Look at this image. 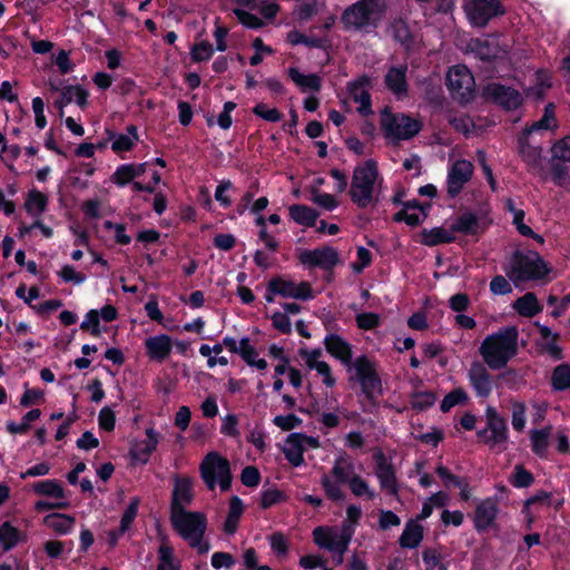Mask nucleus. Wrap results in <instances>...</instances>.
I'll list each match as a JSON object with an SVG mask.
<instances>
[{
  "instance_id": "nucleus-34",
  "label": "nucleus",
  "mask_w": 570,
  "mask_h": 570,
  "mask_svg": "<svg viewBox=\"0 0 570 570\" xmlns=\"http://www.w3.org/2000/svg\"><path fill=\"white\" fill-rule=\"evenodd\" d=\"M287 77H289L302 91L311 90L318 92L322 88L321 77L316 73L304 75L296 68L291 67L287 69Z\"/></svg>"
},
{
  "instance_id": "nucleus-41",
  "label": "nucleus",
  "mask_w": 570,
  "mask_h": 570,
  "mask_svg": "<svg viewBox=\"0 0 570 570\" xmlns=\"http://www.w3.org/2000/svg\"><path fill=\"white\" fill-rule=\"evenodd\" d=\"M551 387L553 391L562 392L570 387V364L557 365L551 374Z\"/></svg>"
},
{
  "instance_id": "nucleus-37",
  "label": "nucleus",
  "mask_w": 570,
  "mask_h": 570,
  "mask_svg": "<svg viewBox=\"0 0 570 570\" xmlns=\"http://www.w3.org/2000/svg\"><path fill=\"white\" fill-rule=\"evenodd\" d=\"M288 215L295 223L305 227H313L320 214L307 205L297 204L288 207Z\"/></svg>"
},
{
  "instance_id": "nucleus-19",
  "label": "nucleus",
  "mask_w": 570,
  "mask_h": 570,
  "mask_svg": "<svg viewBox=\"0 0 570 570\" xmlns=\"http://www.w3.org/2000/svg\"><path fill=\"white\" fill-rule=\"evenodd\" d=\"M484 413L490 440L495 445L507 443L509 440V428L505 417H503L492 405H488Z\"/></svg>"
},
{
  "instance_id": "nucleus-6",
  "label": "nucleus",
  "mask_w": 570,
  "mask_h": 570,
  "mask_svg": "<svg viewBox=\"0 0 570 570\" xmlns=\"http://www.w3.org/2000/svg\"><path fill=\"white\" fill-rule=\"evenodd\" d=\"M170 520L175 530L188 541L191 547H198L200 552L208 551V546L202 544L207 524L205 514L202 512L178 510L170 513Z\"/></svg>"
},
{
  "instance_id": "nucleus-24",
  "label": "nucleus",
  "mask_w": 570,
  "mask_h": 570,
  "mask_svg": "<svg viewBox=\"0 0 570 570\" xmlns=\"http://www.w3.org/2000/svg\"><path fill=\"white\" fill-rule=\"evenodd\" d=\"M88 91L81 86H63L60 96L55 100L53 105L59 110V116L63 117L65 107L75 101L79 107L87 105Z\"/></svg>"
},
{
  "instance_id": "nucleus-17",
  "label": "nucleus",
  "mask_w": 570,
  "mask_h": 570,
  "mask_svg": "<svg viewBox=\"0 0 570 570\" xmlns=\"http://www.w3.org/2000/svg\"><path fill=\"white\" fill-rule=\"evenodd\" d=\"M473 175V165L465 159L456 160L449 170L446 185L448 195L455 198L463 189L464 185Z\"/></svg>"
},
{
  "instance_id": "nucleus-55",
  "label": "nucleus",
  "mask_w": 570,
  "mask_h": 570,
  "mask_svg": "<svg viewBox=\"0 0 570 570\" xmlns=\"http://www.w3.org/2000/svg\"><path fill=\"white\" fill-rule=\"evenodd\" d=\"M428 217V212H421L420 214L412 213L410 214L406 210H399L393 215V222L402 223L404 222L410 227L420 226L423 220Z\"/></svg>"
},
{
  "instance_id": "nucleus-36",
  "label": "nucleus",
  "mask_w": 570,
  "mask_h": 570,
  "mask_svg": "<svg viewBox=\"0 0 570 570\" xmlns=\"http://www.w3.org/2000/svg\"><path fill=\"white\" fill-rule=\"evenodd\" d=\"M534 325L543 340L551 338V342L544 344L543 351L547 352L554 361L562 360L563 351L558 344L560 335L558 333H553L549 326L540 324L539 322H535Z\"/></svg>"
},
{
  "instance_id": "nucleus-28",
  "label": "nucleus",
  "mask_w": 570,
  "mask_h": 570,
  "mask_svg": "<svg viewBox=\"0 0 570 570\" xmlns=\"http://www.w3.org/2000/svg\"><path fill=\"white\" fill-rule=\"evenodd\" d=\"M193 500L191 481L187 478L175 481L170 513L178 510H186Z\"/></svg>"
},
{
  "instance_id": "nucleus-46",
  "label": "nucleus",
  "mask_w": 570,
  "mask_h": 570,
  "mask_svg": "<svg viewBox=\"0 0 570 570\" xmlns=\"http://www.w3.org/2000/svg\"><path fill=\"white\" fill-rule=\"evenodd\" d=\"M469 401V395L463 387H455L449 392L440 404V410L448 413L452 407L459 404H465Z\"/></svg>"
},
{
  "instance_id": "nucleus-8",
  "label": "nucleus",
  "mask_w": 570,
  "mask_h": 570,
  "mask_svg": "<svg viewBox=\"0 0 570 570\" xmlns=\"http://www.w3.org/2000/svg\"><path fill=\"white\" fill-rule=\"evenodd\" d=\"M199 471L208 489L214 490L216 485H219L222 491L229 489L232 482L230 465L228 460L218 452L207 453L199 465Z\"/></svg>"
},
{
  "instance_id": "nucleus-13",
  "label": "nucleus",
  "mask_w": 570,
  "mask_h": 570,
  "mask_svg": "<svg viewBox=\"0 0 570 570\" xmlns=\"http://www.w3.org/2000/svg\"><path fill=\"white\" fill-rule=\"evenodd\" d=\"M266 313L272 317L273 325L281 332H285V315L274 306L278 303L283 306L285 301V282L282 278L272 279L266 294Z\"/></svg>"
},
{
  "instance_id": "nucleus-61",
  "label": "nucleus",
  "mask_w": 570,
  "mask_h": 570,
  "mask_svg": "<svg viewBox=\"0 0 570 570\" xmlns=\"http://www.w3.org/2000/svg\"><path fill=\"white\" fill-rule=\"evenodd\" d=\"M80 327L81 330L90 331L94 336H99L101 334L99 328V311L90 309L86 314Z\"/></svg>"
},
{
  "instance_id": "nucleus-14",
  "label": "nucleus",
  "mask_w": 570,
  "mask_h": 570,
  "mask_svg": "<svg viewBox=\"0 0 570 570\" xmlns=\"http://www.w3.org/2000/svg\"><path fill=\"white\" fill-rule=\"evenodd\" d=\"M373 460L375 462V475L381 489L396 497L399 494V483L394 465L381 449L375 450Z\"/></svg>"
},
{
  "instance_id": "nucleus-58",
  "label": "nucleus",
  "mask_w": 570,
  "mask_h": 570,
  "mask_svg": "<svg viewBox=\"0 0 570 570\" xmlns=\"http://www.w3.org/2000/svg\"><path fill=\"white\" fill-rule=\"evenodd\" d=\"M566 163H552L550 167L551 179L556 186L566 187L569 168Z\"/></svg>"
},
{
  "instance_id": "nucleus-35",
  "label": "nucleus",
  "mask_w": 570,
  "mask_h": 570,
  "mask_svg": "<svg viewBox=\"0 0 570 570\" xmlns=\"http://www.w3.org/2000/svg\"><path fill=\"white\" fill-rule=\"evenodd\" d=\"M552 426L547 425L542 429H534L530 432L531 450L532 452L541 458L547 459L549 448V436L551 434Z\"/></svg>"
},
{
  "instance_id": "nucleus-42",
  "label": "nucleus",
  "mask_w": 570,
  "mask_h": 570,
  "mask_svg": "<svg viewBox=\"0 0 570 570\" xmlns=\"http://www.w3.org/2000/svg\"><path fill=\"white\" fill-rule=\"evenodd\" d=\"M244 512V504L238 497H233L229 502L228 515L225 521V531L229 534L237 530L239 518Z\"/></svg>"
},
{
  "instance_id": "nucleus-57",
  "label": "nucleus",
  "mask_w": 570,
  "mask_h": 570,
  "mask_svg": "<svg viewBox=\"0 0 570 570\" xmlns=\"http://www.w3.org/2000/svg\"><path fill=\"white\" fill-rule=\"evenodd\" d=\"M435 473L442 480L443 485L446 489H450L451 487H453V488L461 487L463 484L464 478H460V476L453 474L446 466H444L442 464H440L435 468Z\"/></svg>"
},
{
  "instance_id": "nucleus-21",
  "label": "nucleus",
  "mask_w": 570,
  "mask_h": 570,
  "mask_svg": "<svg viewBox=\"0 0 570 570\" xmlns=\"http://www.w3.org/2000/svg\"><path fill=\"white\" fill-rule=\"evenodd\" d=\"M146 354L151 361L163 362L171 353L173 341L166 334L149 336L145 341Z\"/></svg>"
},
{
  "instance_id": "nucleus-22",
  "label": "nucleus",
  "mask_w": 570,
  "mask_h": 570,
  "mask_svg": "<svg viewBox=\"0 0 570 570\" xmlns=\"http://www.w3.org/2000/svg\"><path fill=\"white\" fill-rule=\"evenodd\" d=\"M159 440V433L155 429L148 428L146 430V439L131 446L130 454L132 459L144 464L147 463L153 452L157 449Z\"/></svg>"
},
{
  "instance_id": "nucleus-39",
  "label": "nucleus",
  "mask_w": 570,
  "mask_h": 570,
  "mask_svg": "<svg viewBox=\"0 0 570 570\" xmlns=\"http://www.w3.org/2000/svg\"><path fill=\"white\" fill-rule=\"evenodd\" d=\"M109 140H111V148L116 153L127 151L132 148L135 142L138 140L137 129L134 126L128 127L127 134H108Z\"/></svg>"
},
{
  "instance_id": "nucleus-49",
  "label": "nucleus",
  "mask_w": 570,
  "mask_h": 570,
  "mask_svg": "<svg viewBox=\"0 0 570 570\" xmlns=\"http://www.w3.org/2000/svg\"><path fill=\"white\" fill-rule=\"evenodd\" d=\"M20 540L19 531L9 522L0 525V548L4 551L13 548Z\"/></svg>"
},
{
  "instance_id": "nucleus-23",
  "label": "nucleus",
  "mask_w": 570,
  "mask_h": 570,
  "mask_svg": "<svg viewBox=\"0 0 570 570\" xmlns=\"http://www.w3.org/2000/svg\"><path fill=\"white\" fill-rule=\"evenodd\" d=\"M406 71V65L392 66L384 76V83L386 88L396 97L406 96L409 92Z\"/></svg>"
},
{
  "instance_id": "nucleus-9",
  "label": "nucleus",
  "mask_w": 570,
  "mask_h": 570,
  "mask_svg": "<svg viewBox=\"0 0 570 570\" xmlns=\"http://www.w3.org/2000/svg\"><path fill=\"white\" fill-rule=\"evenodd\" d=\"M446 87L453 99L468 102L473 97L474 78L464 65H455L449 68L445 78Z\"/></svg>"
},
{
  "instance_id": "nucleus-29",
  "label": "nucleus",
  "mask_w": 570,
  "mask_h": 570,
  "mask_svg": "<svg viewBox=\"0 0 570 570\" xmlns=\"http://www.w3.org/2000/svg\"><path fill=\"white\" fill-rule=\"evenodd\" d=\"M451 232L466 236H476L480 233V219L476 214L465 212L456 217L450 226Z\"/></svg>"
},
{
  "instance_id": "nucleus-32",
  "label": "nucleus",
  "mask_w": 570,
  "mask_h": 570,
  "mask_svg": "<svg viewBox=\"0 0 570 570\" xmlns=\"http://www.w3.org/2000/svg\"><path fill=\"white\" fill-rule=\"evenodd\" d=\"M512 307L520 316L527 318L535 316L543 309V306L539 303L537 295L532 292H528L517 298L513 302Z\"/></svg>"
},
{
  "instance_id": "nucleus-47",
  "label": "nucleus",
  "mask_w": 570,
  "mask_h": 570,
  "mask_svg": "<svg viewBox=\"0 0 570 570\" xmlns=\"http://www.w3.org/2000/svg\"><path fill=\"white\" fill-rule=\"evenodd\" d=\"M33 491L39 495H46L56 499H63L65 491L56 480H45L33 485Z\"/></svg>"
},
{
  "instance_id": "nucleus-38",
  "label": "nucleus",
  "mask_w": 570,
  "mask_h": 570,
  "mask_svg": "<svg viewBox=\"0 0 570 570\" xmlns=\"http://www.w3.org/2000/svg\"><path fill=\"white\" fill-rule=\"evenodd\" d=\"M75 523V518L69 514L51 513L43 518V524L58 534L69 533Z\"/></svg>"
},
{
  "instance_id": "nucleus-26",
  "label": "nucleus",
  "mask_w": 570,
  "mask_h": 570,
  "mask_svg": "<svg viewBox=\"0 0 570 570\" xmlns=\"http://www.w3.org/2000/svg\"><path fill=\"white\" fill-rule=\"evenodd\" d=\"M403 112H393L389 106L380 111L381 129L387 139L400 140V121Z\"/></svg>"
},
{
  "instance_id": "nucleus-4",
  "label": "nucleus",
  "mask_w": 570,
  "mask_h": 570,
  "mask_svg": "<svg viewBox=\"0 0 570 570\" xmlns=\"http://www.w3.org/2000/svg\"><path fill=\"white\" fill-rule=\"evenodd\" d=\"M347 370L353 371V374L350 375L348 381L351 383H357L366 401L371 405L377 406L379 399L383 396V384L377 371L376 362L370 358L367 355L362 354L353 361Z\"/></svg>"
},
{
  "instance_id": "nucleus-30",
  "label": "nucleus",
  "mask_w": 570,
  "mask_h": 570,
  "mask_svg": "<svg viewBox=\"0 0 570 570\" xmlns=\"http://www.w3.org/2000/svg\"><path fill=\"white\" fill-rule=\"evenodd\" d=\"M423 537V527L414 520H409L399 538V544L401 548L415 549L422 542Z\"/></svg>"
},
{
  "instance_id": "nucleus-18",
  "label": "nucleus",
  "mask_w": 570,
  "mask_h": 570,
  "mask_svg": "<svg viewBox=\"0 0 570 570\" xmlns=\"http://www.w3.org/2000/svg\"><path fill=\"white\" fill-rule=\"evenodd\" d=\"M499 500L497 495L480 501L474 511L473 525L478 532L491 528L499 514Z\"/></svg>"
},
{
  "instance_id": "nucleus-5",
  "label": "nucleus",
  "mask_w": 570,
  "mask_h": 570,
  "mask_svg": "<svg viewBox=\"0 0 570 570\" xmlns=\"http://www.w3.org/2000/svg\"><path fill=\"white\" fill-rule=\"evenodd\" d=\"M377 176L379 170L374 160H367L354 169L348 194L358 208H366L372 203Z\"/></svg>"
},
{
  "instance_id": "nucleus-1",
  "label": "nucleus",
  "mask_w": 570,
  "mask_h": 570,
  "mask_svg": "<svg viewBox=\"0 0 570 570\" xmlns=\"http://www.w3.org/2000/svg\"><path fill=\"white\" fill-rule=\"evenodd\" d=\"M518 328L507 326L482 341L479 353L489 368L501 370L507 366L518 353Z\"/></svg>"
},
{
  "instance_id": "nucleus-27",
  "label": "nucleus",
  "mask_w": 570,
  "mask_h": 570,
  "mask_svg": "<svg viewBox=\"0 0 570 570\" xmlns=\"http://www.w3.org/2000/svg\"><path fill=\"white\" fill-rule=\"evenodd\" d=\"M518 148L520 157L530 170L540 168L542 160V148L540 146H532L525 136H519Z\"/></svg>"
},
{
  "instance_id": "nucleus-15",
  "label": "nucleus",
  "mask_w": 570,
  "mask_h": 570,
  "mask_svg": "<svg viewBox=\"0 0 570 570\" xmlns=\"http://www.w3.org/2000/svg\"><path fill=\"white\" fill-rule=\"evenodd\" d=\"M313 540L321 549L342 556L348 548L351 534H338L330 527H316L313 530Z\"/></svg>"
},
{
  "instance_id": "nucleus-63",
  "label": "nucleus",
  "mask_w": 570,
  "mask_h": 570,
  "mask_svg": "<svg viewBox=\"0 0 570 570\" xmlns=\"http://www.w3.org/2000/svg\"><path fill=\"white\" fill-rule=\"evenodd\" d=\"M214 53L213 47L208 41H200L191 49V58L194 61H205L212 58Z\"/></svg>"
},
{
  "instance_id": "nucleus-25",
  "label": "nucleus",
  "mask_w": 570,
  "mask_h": 570,
  "mask_svg": "<svg viewBox=\"0 0 570 570\" xmlns=\"http://www.w3.org/2000/svg\"><path fill=\"white\" fill-rule=\"evenodd\" d=\"M370 83L371 80L365 75L348 83V89L354 100L361 104L358 112L362 116H368L373 112L371 95L368 91L363 90V88L370 86Z\"/></svg>"
},
{
  "instance_id": "nucleus-11",
  "label": "nucleus",
  "mask_w": 570,
  "mask_h": 570,
  "mask_svg": "<svg viewBox=\"0 0 570 570\" xmlns=\"http://www.w3.org/2000/svg\"><path fill=\"white\" fill-rule=\"evenodd\" d=\"M484 97L505 111H514L523 105L521 92L501 82H491L484 87Z\"/></svg>"
},
{
  "instance_id": "nucleus-31",
  "label": "nucleus",
  "mask_w": 570,
  "mask_h": 570,
  "mask_svg": "<svg viewBox=\"0 0 570 570\" xmlns=\"http://www.w3.org/2000/svg\"><path fill=\"white\" fill-rule=\"evenodd\" d=\"M287 42L293 46L304 45L308 48H316L323 50H327L332 47V41L327 36H306L296 30L287 32Z\"/></svg>"
},
{
  "instance_id": "nucleus-16",
  "label": "nucleus",
  "mask_w": 570,
  "mask_h": 570,
  "mask_svg": "<svg viewBox=\"0 0 570 570\" xmlns=\"http://www.w3.org/2000/svg\"><path fill=\"white\" fill-rule=\"evenodd\" d=\"M468 380L475 396L479 399H488L493 387H499L494 382V377L489 373L484 364L479 361L471 364L468 371Z\"/></svg>"
},
{
  "instance_id": "nucleus-64",
  "label": "nucleus",
  "mask_w": 570,
  "mask_h": 570,
  "mask_svg": "<svg viewBox=\"0 0 570 570\" xmlns=\"http://www.w3.org/2000/svg\"><path fill=\"white\" fill-rule=\"evenodd\" d=\"M312 200L326 210H333L338 206L336 198L327 193L313 191Z\"/></svg>"
},
{
  "instance_id": "nucleus-12",
  "label": "nucleus",
  "mask_w": 570,
  "mask_h": 570,
  "mask_svg": "<svg viewBox=\"0 0 570 570\" xmlns=\"http://www.w3.org/2000/svg\"><path fill=\"white\" fill-rule=\"evenodd\" d=\"M298 261L306 267H318L325 272H331L340 264L338 252L332 246H323L315 249H299Z\"/></svg>"
},
{
  "instance_id": "nucleus-2",
  "label": "nucleus",
  "mask_w": 570,
  "mask_h": 570,
  "mask_svg": "<svg viewBox=\"0 0 570 570\" xmlns=\"http://www.w3.org/2000/svg\"><path fill=\"white\" fill-rule=\"evenodd\" d=\"M552 267L537 250H514L510 259V269L507 275L514 282H543L550 281Z\"/></svg>"
},
{
  "instance_id": "nucleus-40",
  "label": "nucleus",
  "mask_w": 570,
  "mask_h": 570,
  "mask_svg": "<svg viewBox=\"0 0 570 570\" xmlns=\"http://www.w3.org/2000/svg\"><path fill=\"white\" fill-rule=\"evenodd\" d=\"M47 206L48 198L45 194L36 189L29 191L24 202V209L30 216L35 218L40 217V215L47 209Z\"/></svg>"
},
{
  "instance_id": "nucleus-51",
  "label": "nucleus",
  "mask_w": 570,
  "mask_h": 570,
  "mask_svg": "<svg viewBox=\"0 0 570 570\" xmlns=\"http://www.w3.org/2000/svg\"><path fill=\"white\" fill-rule=\"evenodd\" d=\"M552 160L570 163V135L557 139L551 146Z\"/></svg>"
},
{
  "instance_id": "nucleus-56",
  "label": "nucleus",
  "mask_w": 570,
  "mask_h": 570,
  "mask_svg": "<svg viewBox=\"0 0 570 570\" xmlns=\"http://www.w3.org/2000/svg\"><path fill=\"white\" fill-rule=\"evenodd\" d=\"M381 324L380 315L373 312H364L356 315V325L360 330L372 331Z\"/></svg>"
},
{
  "instance_id": "nucleus-3",
  "label": "nucleus",
  "mask_w": 570,
  "mask_h": 570,
  "mask_svg": "<svg viewBox=\"0 0 570 570\" xmlns=\"http://www.w3.org/2000/svg\"><path fill=\"white\" fill-rule=\"evenodd\" d=\"M386 11V0H358L348 6L341 16L346 30L367 31L375 29Z\"/></svg>"
},
{
  "instance_id": "nucleus-53",
  "label": "nucleus",
  "mask_w": 570,
  "mask_h": 570,
  "mask_svg": "<svg viewBox=\"0 0 570 570\" xmlns=\"http://www.w3.org/2000/svg\"><path fill=\"white\" fill-rule=\"evenodd\" d=\"M347 485L355 497H366L367 500L375 498V492L370 489L367 481L358 474H353Z\"/></svg>"
},
{
  "instance_id": "nucleus-44",
  "label": "nucleus",
  "mask_w": 570,
  "mask_h": 570,
  "mask_svg": "<svg viewBox=\"0 0 570 570\" xmlns=\"http://www.w3.org/2000/svg\"><path fill=\"white\" fill-rule=\"evenodd\" d=\"M400 121V140H409L415 137L423 128L421 120L403 112Z\"/></svg>"
},
{
  "instance_id": "nucleus-45",
  "label": "nucleus",
  "mask_w": 570,
  "mask_h": 570,
  "mask_svg": "<svg viewBox=\"0 0 570 570\" xmlns=\"http://www.w3.org/2000/svg\"><path fill=\"white\" fill-rule=\"evenodd\" d=\"M239 355L250 366H256L259 370H264L267 366L265 360L258 358V353L256 352L255 347L250 345L247 337L240 340Z\"/></svg>"
},
{
  "instance_id": "nucleus-50",
  "label": "nucleus",
  "mask_w": 570,
  "mask_h": 570,
  "mask_svg": "<svg viewBox=\"0 0 570 570\" xmlns=\"http://www.w3.org/2000/svg\"><path fill=\"white\" fill-rule=\"evenodd\" d=\"M436 394L432 391H416L411 395V406L416 411H426L434 405Z\"/></svg>"
},
{
  "instance_id": "nucleus-59",
  "label": "nucleus",
  "mask_w": 570,
  "mask_h": 570,
  "mask_svg": "<svg viewBox=\"0 0 570 570\" xmlns=\"http://www.w3.org/2000/svg\"><path fill=\"white\" fill-rule=\"evenodd\" d=\"M423 562L426 564L428 570L438 568L439 570H448V566L441 562V554L433 548H426L422 552Z\"/></svg>"
},
{
  "instance_id": "nucleus-33",
  "label": "nucleus",
  "mask_w": 570,
  "mask_h": 570,
  "mask_svg": "<svg viewBox=\"0 0 570 570\" xmlns=\"http://www.w3.org/2000/svg\"><path fill=\"white\" fill-rule=\"evenodd\" d=\"M453 232L443 227H434L431 229L423 228L421 230V244L434 247L441 244H451L455 240Z\"/></svg>"
},
{
  "instance_id": "nucleus-43",
  "label": "nucleus",
  "mask_w": 570,
  "mask_h": 570,
  "mask_svg": "<svg viewBox=\"0 0 570 570\" xmlns=\"http://www.w3.org/2000/svg\"><path fill=\"white\" fill-rule=\"evenodd\" d=\"M157 570H179V561L174 556V549L163 541L158 550Z\"/></svg>"
},
{
  "instance_id": "nucleus-52",
  "label": "nucleus",
  "mask_w": 570,
  "mask_h": 570,
  "mask_svg": "<svg viewBox=\"0 0 570 570\" xmlns=\"http://www.w3.org/2000/svg\"><path fill=\"white\" fill-rule=\"evenodd\" d=\"M509 481L514 488L524 489L534 482V476L522 464H517Z\"/></svg>"
},
{
  "instance_id": "nucleus-54",
  "label": "nucleus",
  "mask_w": 570,
  "mask_h": 570,
  "mask_svg": "<svg viewBox=\"0 0 570 570\" xmlns=\"http://www.w3.org/2000/svg\"><path fill=\"white\" fill-rule=\"evenodd\" d=\"M41 415L40 410L35 409L29 411L23 417L21 423L10 421L7 423V430L12 434H23L29 430L30 422L39 419Z\"/></svg>"
},
{
  "instance_id": "nucleus-7",
  "label": "nucleus",
  "mask_w": 570,
  "mask_h": 570,
  "mask_svg": "<svg viewBox=\"0 0 570 570\" xmlns=\"http://www.w3.org/2000/svg\"><path fill=\"white\" fill-rule=\"evenodd\" d=\"M354 473V464L346 455H340L335 459L331 475L323 474L321 485L326 498L333 502L345 500V493L340 484H347Z\"/></svg>"
},
{
  "instance_id": "nucleus-20",
  "label": "nucleus",
  "mask_w": 570,
  "mask_h": 570,
  "mask_svg": "<svg viewBox=\"0 0 570 570\" xmlns=\"http://www.w3.org/2000/svg\"><path fill=\"white\" fill-rule=\"evenodd\" d=\"M324 346L328 354L338 360L344 366L350 367L353 363L352 345L338 334H327L324 338Z\"/></svg>"
},
{
  "instance_id": "nucleus-48",
  "label": "nucleus",
  "mask_w": 570,
  "mask_h": 570,
  "mask_svg": "<svg viewBox=\"0 0 570 570\" xmlns=\"http://www.w3.org/2000/svg\"><path fill=\"white\" fill-rule=\"evenodd\" d=\"M287 297L308 301L314 298V292L308 282L295 283L287 279Z\"/></svg>"
},
{
  "instance_id": "nucleus-60",
  "label": "nucleus",
  "mask_w": 570,
  "mask_h": 570,
  "mask_svg": "<svg viewBox=\"0 0 570 570\" xmlns=\"http://www.w3.org/2000/svg\"><path fill=\"white\" fill-rule=\"evenodd\" d=\"M304 449L298 442H287V462L293 466H299L304 463Z\"/></svg>"
},
{
  "instance_id": "nucleus-10",
  "label": "nucleus",
  "mask_w": 570,
  "mask_h": 570,
  "mask_svg": "<svg viewBox=\"0 0 570 570\" xmlns=\"http://www.w3.org/2000/svg\"><path fill=\"white\" fill-rule=\"evenodd\" d=\"M465 13L472 27L484 28L493 18L504 16L505 8L500 0H471Z\"/></svg>"
},
{
  "instance_id": "nucleus-62",
  "label": "nucleus",
  "mask_w": 570,
  "mask_h": 570,
  "mask_svg": "<svg viewBox=\"0 0 570 570\" xmlns=\"http://www.w3.org/2000/svg\"><path fill=\"white\" fill-rule=\"evenodd\" d=\"M525 405L521 402H514L512 405V426L515 431L521 432L525 426Z\"/></svg>"
}]
</instances>
